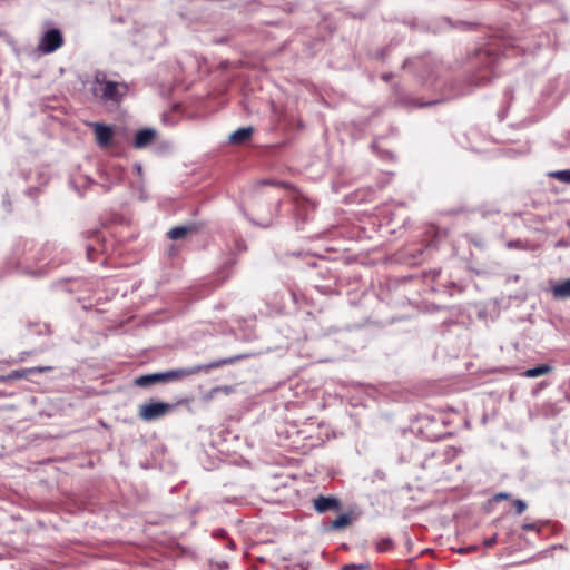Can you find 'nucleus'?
I'll use <instances>...</instances> for the list:
<instances>
[{
  "label": "nucleus",
  "instance_id": "6e6552de",
  "mask_svg": "<svg viewBox=\"0 0 570 570\" xmlns=\"http://www.w3.org/2000/svg\"><path fill=\"white\" fill-rule=\"evenodd\" d=\"M51 370H52L51 366H35V367H29V368L14 370L7 374V379H10V381L20 380V379H26L30 374L43 373V372H48Z\"/></svg>",
  "mask_w": 570,
  "mask_h": 570
},
{
  "label": "nucleus",
  "instance_id": "2eb2a0df",
  "mask_svg": "<svg viewBox=\"0 0 570 570\" xmlns=\"http://www.w3.org/2000/svg\"><path fill=\"white\" fill-rule=\"evenodd\" d=\"M392 548L393 541L389 538L381 539L376 544V549L379 552H386L390 551Z\"/></svg>",
  "mask_w": 570,
  "mask_h": 570
},
{
  "label": "nucleus",
  "instance_id": "412c9836",
  "mask_svg": "<svg viewBox=\"0 0 570 570\" xmlns=\"http://www.w3.org/2000/svg\"><path fill=\"white\" fill-rule=\"evenodd\" d=\"M495 543H497V535L495 534L493 537L489 538V539H485L484 542H483L484 547H487V548H491Z\"/></svg>",
  "mask_w": 570,
  "mask_h": 570
},
{
  "label": "nucleus",
  "instance_id": "f3484780",
  "mask_svg": "<svg viewBox=\"0 0 570 570\" xmlns=\"http://www.w3.org/2000/svg\"><path fill=\"white\" fill-rule=\"evenodd\" d=\"M368 568L367 564H354V563H348V564H345L342 567V570H366Z\"/></svg>",
  "mask_w": 570,
  "mask_h": 570
},
{
  "label": "nucleus",
  "instance_id": "a211bd4d",
  "mask_svg": "<svg viewBox=\"0 0 570 570\" xmlns=\"http://www.w3.org/2000/svg\"><path fill=\"white\" fill-rule=\"evenodd\" d=\"M522 530L524 531H539L540 530V525L535 522L533 523H524L522 524Z\"/></svg>",
  "mask_w": 570,
  "mask_h": 570
},
{
  "label": "nucleus",
  "instance_id": "20e7f679",
  "mask_svg": "<svg viewBox=\"0 0 570 570\" xmlns=\"http://www.w3.org/2000/svg\"><path fill=\"white\" fill-rule=\"evenodd\" d=\"M62 43L63 38L61 32L58 29H51L42 36L38 49L43 53H51L59 49Z\"/></svg>",
  "mask_w": 570,
  "mask_h": 570
},
{
  "label": "nucleus",
  "instance_id": "dca6fc26",
  "mask_svg": "<svg viewBox=\"0 0 570 570\" xmlns=\"http://www.w3.org/2000/svg\"><path fill=\"white\" fill-rule=\"evenodd\" d=\"M517 514H522L527 510V503L523 500L515 499L513 501Z\"/></svg>",
  "mask_w": 570,
  "mask_h": 570
},
{
  "label": "nucleus",
  "instance_id": "aec40b11",
  "mask_svg": "<svg viewBox=\"0 0 570 570\" xmlns=\"http://www.w3.org/2000/svg\"><path fill=\"white\" fill-rule=\"evenodd\" d=\"M217 393H219V389L213 387L207 394L204 395L205 401L212 400Z\"/></svg>",
  "mask_w": 570,
  "mask_h": 570
},
{
  "label": "nucleus",
  "instance_id": "423d86ee",
  "mask_svg": "<svg viewBox=\"0 0 570 570\" xmlns=\"http://www.w3.org/2000/svg\"><path fill=\"white\" fill-rule=\"evenodd\" d=\"M156 137V131L151 128L141 129L136 134L134 146L141 149L150 145Z\"/></svg>",
  "mask_w": 570,
  "mask_h": 570
},
{
  "label": "nucleus",
  "instance_id": "39448f33",
  "mask_svg": "<svg viewBox=\"0 0 570 570\" xmlns=\"http://www.w3.org/2000/svg\"><path fill=\"white\" fill-rule=\"evenodd\" d=\"M313 507L318 513H325L330 510H340L341 502L334 497L318 495L313 500Z\"/></svg>",
  "mask_w": 570,
  "mask_h": 570
},
{
  "label": "nucleus",
  "instance_id": "9b49d317",
  "mask_svg": "<svg viewBox=\"0 0 570 570\" xmlns=\"http://www.w3.org/2000/svg\"><path fill=\"white\" fill-rule=\"evenodd\" d=\"M195 229H196L195 225L176 226V227L171 228L167 235L170 239L176 240V239H181V238L186 237L188 234L193 233Z\"/></svg>",
  "mask_w": 570,
  "mask_h": 570
},
{
  "label": "nucleus",
  "instance_id": "4be33fe9",
  "mask_svg": "<svg viewBox=\"0 0 570 570\" xmlns=\"http://www.w3.org/2000/svg\"><path fill=\"white\" fill-rule=\"evenodd\" d=\"M215 389H219V393L222 392L224 394H230L233 392V387L228 385L215 386Z\"/></svg>",
  "mask_w": 570,
  "mask_h": 570
},
{
  "label": "nucleus",
  "instance_id": "ddd939ff",
  "mask_svg": "<svg viewBox=\"0 0 570 570\" xmlns=\"http://www.w3.org/2000/svg\"><path fill=\"white\" fill-rule=\"evenodd\" d=\"M351 524V518L347 514H341L338 518L332 521L331 529L337 530L346 528Z\"/></svg>",
  "mask_w": 570,
  "mask_h": 570
},
{
  "label": "nucleus",
  "instance_id": "7ed1b4c3",
  "mask_svg": "<svg viewBox=\"0 0 570 570\" xmlns=\"http://www.w3.org/2000/svg\"><path fill=\"white\" fill-rule=\"evenodd\" d=\"M173 409L174 405L170 403L150 400L138 406L137 414L141 421L151 422L165 417Z\"/></svg>",
  "mask_w": 570,
  "mask_h": 570
},
{
  "label": "nucleus",
  "instance_id": "1a4fd4ad",
  "mask_svg": "<svg viewBox=\"0 0 570 570\" xmlns=\"http://www.w3.org/2000/svg\"><path fill=\"white\" fill-rule=\"evenodd\" d=\"M551 293L552 296L558 299L570 298V278L552 286Z\"/></svg>",
  "mask_w": 570,
  "mask_h": 570
},
{
  "label": "nucleus",
  "instance_id": "f03ea898",
  "mask_svg": "<svg viewBox=\"0 0 570 570\" xmlns=\"http://www.w3.org/2000/svg\"><path fill=\"white\" fill-rule=\"evenodd\" d=\"M127 87L124 83L109 81L106 76L98 72L92 83V95L102 101H118L126 92Z\"/></svg>",
  "mask_w": 570,
  "mask_h": 570
},
{
  "label": "nucleus",
  "instance_id": "0eeeda50",
  "mask_svg": "<svg viewBox=\"0 0 570 570\" xmlns=\"http://www.w3.org/2000/svg\"><path fill=\"white\" fill-rule=\"evenodd\" d=\"M95 129V136L98 145L107 146L112 138V129L109 126L102 124H92Z\"/></svg>",
  "mask_w": 570,
  "mask_h": 570
},
{
  "label": "nucleus",
  "instance_id": "5701e85b",
  "mask_svg": "<svg viewBox=\"0 0 570 570\" xmlns=\"http://www.w3.org/2000/svg\"><path fill=\"white\" fill-rule=\"evenodd\" d=\"M10 379H7V375H0V383L9 382Z\"/></svg>",
  "mask_w": 570,
  "mask_h": 570
},
{
  "label": "nucleus",
  "instance_id": "f8f14e48",
  "mask_svg": "<svg viewBox=\"0 0 570 570\" xmlns=\"http://www.w3.org/2000/svg\"><path fill=\"white\" fill-rule=\"evenodd\" d=\"M553 371V367L549 364H541L537 367L529 368L524 371L521 375L524 377H539L541 375L550 374Z\"/></svg>",
  "mask_w": 570,
  "mask_h": 570
},
{
  "label": "nucleus",
  "instance_id": "9d476101",
  "mask_svg": "<svg viewBox=\"0 0 570 570\" xmlns=\"http://www.w3.org/2000/svg\"><path fill=\"white\" fill-rule=\"evenodd\" d=\"M252 134H253L252 127L239 128V129L235 130L233 134H230L229 141L232 144H243V142L249 140Z\"/></svg>",
  "mask_w": 570,
  "mask_h": 570
},
{
  "label": "nucleus",
  "instance_id": "f257e3e1",
  "mask_svg": "<svg viewBox=\"0 0 570 570\" xmlns=\"http://www.w3.org/2000/svg\"><path fill=\"white\" fill-rule=\"evenodd\" d=\"M246 355H236L227 358L214 361L209 364L196 365L191 367L175 368L163 373H153L140 375L134 380V384L138 387H147L157 383H168L174 381L183 380L187 376H191L202 372H209L213 368H217L224 365L234 364L237 361L245 358Z\"/></svg>",
  "mask_w": 570,
  "mask_h": 570
},
{
  "label": "nucleus",
  "instance_id": "6ab92c4d",
  "mask_svg": "<svg viewBox=\"0 0 570 570\" xmlns=\"http://www.w3.org/2000/svg\"><path fill=\"white\" fill-rule=\"evenodd\" d=\"M509 498H510V494L504 493V492H500V493H497V494L493 495V501L500 502L502 500H508Z\"/></svg>",
  "mask_w": 570,
  "mask_h": 570
},
{
  "label": "nucleus",
  "instance_id": "4468645a",
  "mask_svg": "<svg viewBox=\"0 0 570 570\" xmlns=\"http://www.w3.org/2000/svg\"><path fill=\"white\" fill-rule=\"evenodd\" d=\"M551 177L562 181L570 184V170H558L550 174Z\"/></svg>",
  "mask_w": 570,
  "mask_h": 570
}]
</instances>
